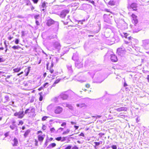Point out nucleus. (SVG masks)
Returning <instances> with one entry per match:
<instances>
[{
    "instance_id": "nucleus-43",
    "label": "nucleus",
    "mask_w": 149,
    "mask_h": 149,
    "mask_svg": "<svg viewBox=\"0 0 149 149\" xmlns=\"http://www.w3.org/2000/svg\"><path fill=\"white\" fill-rule=\"evenodd\" d=\"M61 137H57L56 138V139L57 140V141H60L61 139Z\"/></svg>"
},
{
    "instance_id": "nucleus-64",
    "label": "nucleus",
    "mask_w": 149,
    "mask_h": 149,
    "mask_svg": "<svg viewBox=\"0 0 149 149\" xmlns=\"http://www.w3.org/2000/svg\"><path fill=\"white\" fill-rule=\"evenodd\" d=\"M147 79L148 81L149 82V75H148Z\"/></svg>"
},
{
    "instance_id": "nucleus-51",
    "label": "nucleus",
    "mask_w": 149,
    "mask_h": 149,
    "mask_svg": "<svg viewBox=\"0 0 149 149\" xmlns=\"http://www.w3.org/2000/svg\"><path fill=\"white\" fill-rule=\"evenodd\" d=\"M9 132H7L6 133L4 134L5 136L6 137L8 136L9 135Z\"/></svg>"
},
{
    "instance_id": "nucleus-12",
    "label": "nucleus",
    "mask_w": 149,
    "mask_h": 149,
    "mask_svg": "<svg viewBox=\"0 0 149 149\" xmlns=\"http://www.w3.org/2000/svg\"><path fill=\"white\" fill-rule=\"evenodd\" d=\"M111 59L113 62H116L117 61L118 59L116 56L114 54H111Z\"/></svg>"
},
{
    "instance_id": "nucleus-33",
    "label": "nucleus",
    "mask_w": 149,
    "mask_h": 149,
    "mask_svg": "<svg viewBox=\"0 0 149 149\" xmlns=\"http://www.w3.org/2000/svg\"><path fill=\"white\" fill-rule=\"evenodd\" d=\"M12 48L14 49H18L19 48H20V47H19V46H14L12 47Z\"/></svg>"
},
{
    "instance_id": "nucleus-40",
    "label": "nucleus",
    "mask_w": 149,
    "mask_h": 149,
    "mask_svg": "<svg viewBox=\"0 0 149 149\" xmlns=\"http://www.w3.org/2000/svg\"><path fill=\"white\" fill-rule=\"evenodd\" d=\"M72 147V146L70 145H69L67 147H66L65 148V149H71Z\"/></svg>"
},
{
    "instance_id": "nucleus-26",
    "label": "nucleus",
    "mask_w": 149,
    "mask_h": 149,
    "mask_svg": "<svg viewBox=\"0 0 149 149\" xmlns=\"http://www.w3.org/2000/svg\"><path fill=\"white\" fill-rule=\"evenodd\" d=\"M10 127L12 130H17L16 125H10Z\"/></svg>"
},
{
    "instance_id": "nucleus-44",
    "label": "nucleus",
    "mask_w": 149,
    "mask_h": 149,
    "mask_svg": "<svg viewBox=\"0 0 149 149\" xmlns=\"http://www.w3.org/2000/svg\"><path fill=\"white\" fill-rule=\"evenodd\" d=\"M111 148L113 149H117V147L116 145H113L111 146Z\"/></svg>"
},
{
    "instance_id": "nucleus-7",
    "label": "nucleus",
    "mask_w": 149,
    "mask_h": 149,
    "mask_svg": "<svg viewBox=\"0 0 149 149\" xmlns=\"http://www.w3.org/2000/svg\"><path fill=\"white\" fill-rule=\"evenodd\" d=\"M68 97V95L65 93V92L61 93L58 97H59L62 98L63 100L67 99Z\"/></svg>"
},
{
    "instance_id": "nucleus-17",
    "label": "nucleus",
    "mask_w": 149,
    "mask_h": 149,
    "mask_svg": "<svg viewBox=\"0 0 149 149\" xmlns=\"http://www.w3.org/2000/svg\"><path fill=\"white\" fill-rule=\"evenodd\" d=\"M54 22V21L53 20L50 19L47 20V24L48 26H50L53 24Z\"/></svg>"
},
{
    "instance_id": "nucleus-55",
    "label": "nucleus",
    "mask_w": 149,
    "mask_h": 149,
    "mask_svg": "<svg viewBox=\"0 0 149 149\" xmlns=\"http://www.w3.org/2000/svg\"><path fill=\"white\" fill-rule=\"evenodd\" d=\"M63 128H61V127H60V128H59L57 131H59L60 130L61 131H62L63 130Z\"/></svg>"
},
{
    "instance_id": "nucleus-18",
    "label": "nucleus",
    "mask_w": 149,
    "mask_h": 149,
    "mask_svg": "<svg viewBox=\"0 0 149 149\" xmlns=\"http://www.w3.org/2000/svg\"><path fill=\"white\" fill-rule=\"evenodd\" d=\"M116 0H111L109 2V5L113 6L116 5Z\"/></svg>"
},
{
    "instance_id": "nucleus-58",
    "label": "nucleus",
    "mask_w": 149,
    "mask_h": 149,
    "mask_svg": "<svg viewBox=\"0 0 149 149\" xmlns=\"http://www.w3.org/2000/svg\"><path fill=\"white\" fill-rule=\"evenodd\" d=\"M71 123L72 125H76V123L75 122L72 121V122H71Z\"/></svg>"
},
{
    "instance_id": "nucleus-2",
    "label": "nucleus",
    "mask_w": 149,
    "mask_h": 149,
    "mask_svg": "<svg viewBox=\"0 0 149 149\" xmlns=\"http://www.w3.org/2000/svg\"><path fill=\"white\" fill-rule=\"evenodd\" d=\"M123 35H122V36H124L126 39H127L128 40V41L125 40V43L127 44H129V45L132 44V41L134 39L131 37L130 36H129L127 33H123Z\"/></svg>"
},
{
    "instance_id": "nucleus-19",
    "label": "nucleus",
    "mask_w": 149,
    "mask_h": 149,
    "mask_svg": "<svg viewBox=\"0 0 149 149\" xmlns=\"http://www.w3.org/2000/svg\"><path fill=\"white\" fill-rule=\"evenodd\" d=\"M13 143H12V145L13 146H17L18 144V141L17 139L15 138H14L13 140Z\"/></svg>"
},
{
    "instance_id": "nucleus-28",
    "label": "nucleus",
    "mask_w": 149,
    "mask_h": 149,
    "mask_svg": "<svg viewBox=\"0 0 149 149\" xmlns=\"http://www.w3.org/2000/svg\"><path fill=\"white\" fill-rule=\"evenodd\" d=\"M88 75H90L91 77L93 78V75L95 74V72L94 71H91L88 72Z\"/></svg>"
},
{
    "instance_id": "nucleus-22",
    "label": "nucleus",
    "mask_w": 149,
    "mask_h": 149,
    "mask_svg": "<svg viewBox=\"0 0 149 149\" xmlns=\"http://www.w3.org/2000/svg\"><path fill=\"white\" fill-rule=\"evenodd\" d=\"M61 80V79L59 78H57V77H56V80L54 81V84L52 86V87L55 86H56V84L58 83Z\"/></svg>"
},
{
    "instance_id": "nucleus-39",
    "label": "nucleus",
    "mask_w": 149,
    "mask_h": 149,
    "mask_svg": "<svg viewBox=\"0 0 149 149\" xmlns=\"http://www.w3.org/2000/svg\"><path fill=\"white\" fill-rule=\"evenodd\" d=\"M39 17V15H36L34 16V18L36 19V20H37L38 19Z\"/></svg>"
},
{
    "instance_id": "nucleus-61",
    "label": "nucleus",
    "mask_w": 149,
    "mask_h": 149,
    "mask_svg": "<svg viewBox=\"0 0 149 149\" xmlns=\"http://www.w3.org/2000/svg\"><path fill=\"white\" fill-rule=\"evenodd\" d=\"M74 128H75L76 130H77L79 128L78 126H77L76 125H74Z\"/></svg>"
},
{
    "instance_id": "nucleus-6",
    "label": "nucleus",
    "mask_w": 149,
    "mask_h": 149,
    "mask_svg": "<svg viewBox=\"0 0 149 149\" xmlns=\"http://www.w3.org/2000/svg\"><path fill=\"white\" fill-rule=\"evenodd\" d=\"M69 12V10H64L61 12L59 15L61 17L64 18Z\"/></svg>"
},
{
    "instance_id": "nucleus-4",
    "label": "nucleus",
    "mask_w": 149,
    "mask_h": 149,
    "mask_svg": "<svg viewBox=\"0 0 149 149\" xmlns=\"http://www.w3.org/2000/svg\"><path fill=\"white\" fill-rule=\"evenodd\" d=\"M24 111H19V112H16L14 114V116H17L19 118H22L24 116Z\"/></svg>"
},
{
    "instance_id": "nucleus-53",
    "label": "nucleus",
    "mask_w": 149,
    "mask_h": 149,
    "mask_svg": "<svg viewBox=\"0 0 149 149\" xmlns=\"http://www.w3.org/2000/svg\"><path fill=\"white\" fill-rule=\"evenodd\" d=\"M46 128V126L45 125H43L42 127V129L43 130H45Z\"/></svg>"
},
{
    "instance_id": "nucleus-62",
    "label": "nucleus",
    "mask_w": 149,
    "mask_h": 149,
    "mask_svg": "<svg viewBox=\"0 0 149 149\" xmlns=\"http://www.w3.org/2000/svg\"><path fill=\"white\" fill-rule=\"evenodd\" d=\"M29 84H30V83H26V84H24V86H28V85H29Z\"/></svg>"
},
{
    "instance_id": "nucleus-13",
    "label": "nucleus",
    "mask_w": 149,
    "mask_h": 149,
    "mask_svg": "<svg viewBox=\"0 0 149 149\" xmlns=\"http://www.w3.org/2000/svg\"><path fill=\"white\" fill-rule=\"evenodd\" d=\"M63 106L68 108L72 110L73 109V107L72 105L66 103H64L63 104Z\"/></svg>"
},
{
    "instance_id": "nucleus-1",
    "label": "nucleus",
    "mask_w": 149,
    "mask_h": 149,
    "mask_svg": "<svg viewBox=\"0 0 149 149\" xmlns=\"http://www.w3.org/2000/svg\"><path fill=\"white\" fill-rule=\"evenodd\" d=\"M61 45L58 42H54L49 47V49L51 51L56 50L58 51L60 49Z\"/></svg>"
},
{
    "instance_id": "nucleus-27",
    "label": "nucleus",
    "mask_w": 149,
    "mask_h": 149,
    "mask_svg": "<svg viewBox=\"0 0 149 149\" xmlns=\"http://www.w3.org/2000/svg\"><path fill=\"white\" fill-rule=\"evenodd\" d=\"M9 100V97L8 95H6L4 97V101H3L4 103H6Z\"/></svg>"
},
{
    "instance_id": "nucleus-42",
    "label": "nucleus",
    "mask_w": 149,
    "mask_h": 149,
    "mask_svg": "<svg viewBox=\"0 0 149 149\" xmlns=\"http://www.w3.org/2000/svg\"><path fill=\"white\" fill-rule=\"evenodd\" d=\"M78 22V23L79 24V22H81V24H83V22H84L85 21V19H83V20H79V21H77Z\"/></svg>"
},
{
    "instance_id": "nucleus-5",
    "label": "nucleus",
    "mask_w": 149,
    "mask_h": 149,
    "mask_svg": "<svg viewBox=\"0 0 149 149\" xmlns=\"http://www.w3.org/2000/svg\"><path fill=\"white\" fill-rule=\"evenodd\" d=\"M63 110L62 107L60 106H57L55 108L54 112L56 114H60L62 112Z\"/></svg>"
},
{
    "instance_id": "nucleus-57",
    "label": "nucleus",
    "mask_w": 149,
    "mask_h": 149,
    "mask_svg": "<svg viewBox=\"0 0 149 149\" xmlns=\"http://www.w3.org/2000/svg\"><path fill=\"white\" fill-rule=\"evenodd\" d=\"M79 135L84 137V134L82 132H81L80 134Z\"/></svg>"
},
{
    "instance_id": "nucleus-29",
    "label": "nucleus",
    "mask_w": 149,
    "mask_h": 149,
    "mask_svg": "<svg viewBox=\"0 0 149 149\" xmlns=\"http://www.w3.org/2000/svg\"><path fill=\"white\" fill-rule=\"evenodd\" d=\"M48 4L47 2L44 1L42 2V6L43 8H45L47 7L46 5Z\"/></svg>"
},
{
    "instance_id": "nucleus-48",
    "label": "nucleus",
    "mask_w": 149,
    "mask_h": 149,
    "mask_svg": "<svg viewBox=\"0 0 149 149\" xmlns=\"http://www.w3.org/2000/svg\"><path fill=\"white\" fill-rule=\"evenodd\" d=\"M14 103V102L13 101H11L9 103V104L10 105L13 106Z\"/></svg>"
},
{
    "instance_id": "nucleus-15",
    "label": "nucleus",
    "mask_w": 149,
    "mask_h": 149,
    "mask_svg": "<svg viewBox=\"0 0 149 149\" xmlns=\"http://www.w3.org/2000/svg\"><path fill=\"white\" fill-rule=\"evenodd\" d=\"M72 65L70 64H68L67 65V67L68 71L70 74H71L73 72L72 69Z\"/></svg>"
},
{
    "instance_id": "nucleus-21",
    "label": "nucleus",
    "mask_w": 149,
    "mask_h": 149,
    "mask_svg": "<svg viewBox=\"0 0 149 149\" xmlns=\"http://www.w3.org/2000/svg\"><path fill=\"white\" fill-rule=\"evenodd\" d=\"M45 136V135H38V141L40 142H42L44 139Z\"/></svg>"
},
{
    "instance_id": "nucleus-24",
    "label": "nucleus",
    "mask_w": 149,
    "mask_h": 149,
    "mask_svg": "<svg viewBox=\"0 0 149 149\" xmlns=\"http://www.w3.org/2000/svg\"><path fill=\"white\" fill-rule=\"evenodd\" d=\"M132 17L134 20L135 23H137V19H136V16L134 14H132L131 15Z\"/></svg>"
},
{
    "instance_id": "nucleus-11",
    "label": "nucleus",
    "mask_w": 149,
    "mask_h": 149,
    "mask_svg": "<svg viewBox=\"0 0 149 149\" xmlns=\"http://www.w3.org/2000/svg\"><path fill=\"white\" fill-rule=\"evenodd\" d=\"M72 59L75 61L76 62L78 61L79 60L78 54L77 52L74 53L72 57Z\"/></svg>"
},
{
    "instance_id": "nucleus-25",
    "label": "nucleus",
    "mask_w": 149,
    "mask_h": 149,
    "mask_svg": "<svg viewBox=\"0 0 149 149\" xmlns=\"http://www.w3.org/2000/svg\"><path fill=\"white\" fill-rule=\"evenodd\" d=\"M30 132V130H28L25 132L24 134V136L25 138H26L28 136V135H29Z\"/></svg>"
},
{
    "instance_id": "nucleus-14",
    "label": "nucleus",
    "mask_w": 149,
    "mask_h": 149,
    "mask_svg": "<svg viewBox=\"0 0 149 149\" xmlns=\"http://www.w3.org/2000/svg\"><path fill=\"white\" fill-rule=\"evenodd\" d=\"M76 67L78 68H81L83 66V63L81 62H79V61H76L75 63Z\"/></svg>"
},
{
    "instance_id": "nucleus-8",
    "label": "nucleus",
    "mask_w": 149,
    "mask_h": 149,
    "mask_svg": "<svg viewBox=\"0 0 149 149\" xmlns=\"http://www.w3.org/2000/svg\"><path fill=\"white\" fill-rule=\"evenodd\" d=\"M129 9H132L134 10H136L137 9V6L136 3H133L130 6L128 7Z\"/></svg>"
},
{
    "instance_id": "nucleus-32",
    "label": "nucleus",
    "mask_w": 149,
    "mask_h": 149,
    "mask_svg": "<svg viewBox=\"0 0 149 149\" xmlns=\"http://www.w3.org/2000/svg\"><path fill=\"white\" fill-rule=\"evenodd\" d=\"M21 70V69L20 68H17L14 69L13 71L15 72H18Z\"/></svg>"
},
{
    "instance_id": "nucleus-45",
    "label": "nucleus",
    "mask_w": 149,
    "mask_h": 149,
    "mask_svg": "<svg viewBox=\"0 0 149 149\" xmlns=\"http://www.w3.org/2000/svg\"><path fill=\"white\" fill-rule=\"evenodd\" d=\"M15 42L16 44H18L19 42V40L18 39H16Z\"/></svg>"
},
{
    "instance_id": "nucleus-16",
    "label": "nucleus",
    "mask_w": 149,
    "mask_h": 149,
    "mask_svg": "<svg viewBox=\"0 0 149 149\" xmlns=\"http://www.w3.org/2000/svg\"><path fill=\"white\" fill-rule=\"evenodd\" d=\"M127 108L126 107H122L118 108L116 109V110L118 111H127Z\"/></svg>"
},
{
    "instance_id": "nucleus-35",
    "label": "nucleus",
    "mask_w": 149,
    "mask_h": 149,
    "mask_svg": "<svg viewBox=\"0 0 149 149\" xmlns=\"http://www.w3.org/2000/svg\"><path fill=\"white\" fill-rule=\"evenodd\" d=\"M50 131L52 133H54L56 132V130L54 127L51 128L50 130Z\"/></svg>"
},
{
    "instance_id": "nucleus-56",
    "label": "nucleus",
    "mask_w": 149,
    "mask_h": 149,
    "mask_svg": "<svg viewBox=\"0 0 149 149\" xmlns=\"http://www.w3.org/2000/svg\"><path fill=\"white\" fill-rule=\"evenodd\" d=\"M72 149H78V148L77 146H75L73 147L72 148Z\"/></svg>"
},
{
    "instance_id": "nucleus-30",
    "label": "nucleus",
    "mask_w": 149,
    "mask_h": 149,
    "mask_svg": "<svg viewBox=\"0 0 149 149\" xmlns=\"http://www.w3.org/2000/svg\"><path fill=\"white\" fill-rule=\"evenodd\" d=\"M76 105L78 107L81 108L85 106V104H77Z\"/></svg>"
},
{
    "instance_id": "nucleus-9",
    "label": "nucleus",
    "mask_w": 149,
    "mask_h": 149,
    "mask_svg": "<svg viewBox=\"0 0 149 149\" xmlns=\"http://www.w3.org/2000/svg\"><path fill=\"white\" fill-rule=\"evenodd\" d=\"M142 46L146 48L147 46L149 44V40L146 39L142 40Z\"/></svg>"
},
{
    "instance_id": "nucleus-38",
    "label": "nucleus",
    "mask_w": 149,
    "mask_h": 149,
    "mask_svg": "<svg viewBox=\"0 0 149 149\" xmlns=\"http://www.w3.org/2000/svg\"><path fill=\"white\" fill-rule=\"evenodd\" d=\"M123 52V51H120V49H117V52L118 53V54L120 55H121L120 53L122 52Z\"/></svg>"
},
{
    "instance_id": "nucleus-20",
    "label": "nucleus",
    "mask_w": 149,
    "mask_h": 149,
    "mask_svg": "<svg viewBox=\"0 0 149 149\" xmlns=\"http://www.w3.org/2000/svg\"><path fill=\"white\" fill-rule=\"evenodd\" d=\"M103 81V79L101 78V77H100L97 78L96 80H95V82L97 83H100Z\"/></svg>"
},
{
    "instance_id": "nucleus-46",
    "label": "nucleus",
    "mask_w": 149,
    "mask_h": 149,
    "mask_svg": "<svg viewBox=\"0 0 149 149\" xmlns=\"http://www.w3.org/2000/svg\"><path fill=\"white\" fill-rule=\"evenodd\" d=\"M23 124V122L22 120H20L19 122V123L18 124V125H22Z\"/></svg>"
},
{
    "instance_id": "nucleus-52",
    "label": "nucleus",
    "mask_w": 149,
    "mask_h": 149,
    "mask_svg": "<svg viewBox=\"0 0 149 149\" xmlns=\"http://www.w3.org/2000/svg\"><path fill=\"white\" fill-rule=\"evenodd\" d=\"M66 123L63 122L61 124V126H65L66 125Z\"/></svg>"
},
{
    "instance_id": "nucleus-31",
    "label": "nucleus",
    "mask_w": 149,
    "mask_h": 149,
    "mask_svg": "<svg viewBox=\"0 0 149 149\" xmlns=\"http://www.w3.org/2000/svg\"><path fill=\"white\" fill-rule=\"evenodd\" d=\"M29 71H30V69H26L24 71V72H26V74H25V76H27L29 72Z\"/></svg>"
},
{
    "instance_id": "nucleus-3",
    "label": "nucleus",
    "mask_w": 149,
    "mask_h": 149,
    "mask_svg": "<svg viewBox=\"0 0 149 149\" xmlns=\"http://www.w3.org/2000/svg\"><path fill=\"white\" fill-rule=\"evenodd\" d=\"M35 109L34 107H31L25 110L24 112V114H26L29 113L31 116H33L35 113Z\"/></svg>"
},
{
    "instance_id": "nucleus-10",
    "label": "nucleus",
    "mask_w": 149,
    "mask_h": 149,
    "mask_svg": "<svg viewBox=\"0 0 149 149\" xmlns=\"http://www.w3.org/2000/svg\"><path fill=\"white\" fill-rule=\"evenodd\" d=\"M109 15L107 14H104L103 15V18H104V21L107 22L109 23L110 21V19L108 17L109 16Z\"/></svg>"
},
{
    "instance_id": "nucleus-23",
    "label": "nucleus",
    "mask_w": 149,
    "mask_h": 149,
    "mask_svg": "<svg viewBox=\"0 0 149 149\" xmlns=\"http://www.w3.org/2000/svg\"><path fill=\"white\" fill-rule=\"evenodd\" d=\"M56 146V143H53L50 144L47 147V148L51 149L53 147H55Z\"/></svg>"
},
{
    "instance_id": "nucleus-49",
    "label": "nucleus",
    "mask_w": 149,
    "mask_h": 149,
    "mask_svg": "<svg viewBox=\"0 0 149 149\" xmlns=\"http://www.w3.org/2000/svg\"><path fill=\"white\" fill-rule=\"evenodd\" d=\"M43 99V97L42 95H40V96L39 97V100L40 101H42Z\"/></svg>"
},
{
    "instance_id": "nucleus-41",
    "label": "nucleus",
    "mask_w": 149,
    "mask_h": 149,
    "mask_svg": "<svg viewBox=\"0 0 149 149\" xmlns=\"http://www.w3.org/2000/svg\"><path fill=\"white\" fill-rule=\"evenodd\" d=\"M104 11L109 13H112L110 11V10L107 9H105Z\"/></svg>"
},
{
    "instance_id": "nucleus-59",
    "label": "nucleus",
    "mask_w": 149,
    "mask_h": 149,
    "mask_svg": "<svg viewBox=\"0 0 149 149\" xmlns=\"http://www.w3.org/2000/svg\"><path fill=\"white\" fill-rule=\"evenodd\" d=\"M36 23L37 25H39V23L38 21L36 20Z\"/></svg>"
},
{
    "instance_id": "nucleus-54",
    "label": "nucleus",
    "mask_w": 149,
    "mask_h": 149,
    "mask_svg": "<svg viewBox=\"0 0 149 149\" xmlns=\"http://www.w3.org/2000/svg\"><path fill=\"white\" fill-rule=\"evenodd\" d=\"M34 3H36L38 1V0H32Z\"/></svg>"
},
{
    "instance_id": "nucleus-37",
    "label": "nucleus",
    "mask_w": 149,
    "mask_h": 149,
    "mask_svg": "<svg viewBox=\"0 0 149 149\" xmlns=\"http://www.w3.org/2000/svg\"><path fill=\"white\" fill-rule=\"evenodd\" d=\"M48 118V117L47 116H43L42 118V121H45V120Z\"/></svg>"
},
{
    "instance_id": "nucleus-50",
    "label": "nucleus",
    "mask_w": 149,
    "mask_h": 149,
    "mask_svg": "<svg viewBox=\"0 0 149 149\" xmlns=\"http://www.w3.org/2000/svg\"><path fill=\"white\" fill-rule=\"evenodd\" d=\"M4 61V59L3 58L0 57V63Z\"/></svg>"
},
{
    "instance_id": "nucleus-47",
    "label": "nucleus",
    "mask_w": 149,
    "mask_h": 149,
    "mask_svg": "<svg viewBox=\"0 0 149 149\" xmlns=\"http://www.w3.org/2000/svg\"><path fill=\"white\" fill-rule=\"evenodd\" d=\"M94 143L95 144V145L96 146H98L100 145L98 142H95Z\"/></svg>"
},
{
    "instance_id": "nucleus-34",
    "label": "nucleus",
    "mask_w": 149,
    "mask_h": 149,
    "mask_svg": "<svg viewBox=\"0 0 149 149\" xmlns=\"http://www.w3.org/2000/svg\"><path fill=\"white\" fill-rule=\"evenodd\" d=\"M70 131V130L69 129H67L66 131L64 132L63 133V134H68Z\"/></svg>"
},
{
    "instance_id": "nucleus-60",
    "label": "nucleus",
    "mask_w": 149,
    "mask_h": 149,
    "mask_svg": "<svg viewBox=\"0 0 149 149\" xmlns=\"http://www.w3.org/2000/svg\"><path fill=\"white\" fill-rule=\"evenodd\" d=\"M140 29L139 30H134L133 31V32L134 33H137V32H138L139 31H140Z\"/></svg>"
},
{
    "instance_id": "nucleus-36",
    "label": "nucleus",
    "mask_w": 149,
    "mask_h": 149,
    "mask_svg": "<svg viewBox=\"0 0 149 149\" xmlns=\"http://www.w3.org/2000/svg\"><path fill=\"white\" fill-rule=\"evenodd\" d=\"M49 85V84L48 83L46 82L43 85V87L45 88L47 87Z\"/></svg>"
},
{
    "instance_id": "nucleus-63",
    "label": "nucleus",
    "mask_w": 149,
    "mask_h": 149,
    "mask_svg": "<svg viewBox=\"0 0 149 149\" xmlns=\"http://www.w3.org/2000/svg\"><path fill=\"white\" fill-rule=\"evenodd\" d=\"M86 87L88 88H89L90 87V85L89 84H87L86 85Z\"/></svg>"
}]
</instances>
